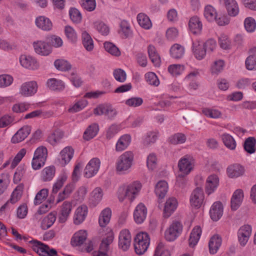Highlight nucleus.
Returning <instances> with one entry per match:
<instances>
[{
  "label": "nucleus",
  "mask_w": 256,
  "mask_h": 256,
  "mask_svg": "<svg viewBox=\"0 0 256 256\" xmlns=\"http://www.w3.org/2000/svg\"><path fill=\"white\" fill-rule=\"evenodd\" d=\"M194 164V159L189 155H186L179 160L178 167L181 174H178L176 182L180 186H181V181H182V183L184 182L183 178L188 175L193 169Z\"/></svg>",
  "instance_id": "7ed1b4c3"
},
{
  "label": "nucleus",
  "mask_w": 256,
  "mask_h": 256,
  "mask_svg": "<svg viewBox=\"0 0 256 256\" xmlns=\"http://www.w3.org/2000/svg\"><path fill=\"white\" fill-rule=\"evenodd\" d=\"M101 162L97 158L91 159L86 164L84 171V175L87 178L94 176L98 172Z\"/></svg>",
  "instance_id": "0eeeda50"
},
{
  "label": "nucleus",
  "mask_w": 256,
  "mask_h": 256,
  "mask_svg": "<svg viewBox=\"0 0 256 256\" xmlns=\"http://www.w3.org/2000/svg\"><path fill=\"white\" fill-rule=\"evenodd\" d=\"M154 256H170V254L164 244L160 242L155 250Z\"/></svg>",
  "instance_id": "e2e57ef3"
},
{
  "label": "nucleus",
  "mask_w": 256,
  "mask_h": 256,
  "mask_svg": "<svg viewBox=\"0 0 256 256\" xmlns=\"http://www.w3.org/2000/svg\"><path fill=\"white\" fill-rule=\"evenodd\" d=\"M88 233L86 230H80L76 232L71 240L72 245L74 246H82L86 240Z\"/></svg>",
  "instance_id": "412c9836"
},
{
  "label": "nucleus",
  "mask_w": 256,
  "mask_h": 256,
  "mask_svg": "<svg viewBox=\"0 0 256 256\" xmlns=\"http://www.w3.org/2000/svg\"><path fill=\"white\" fill-rule=\"evenodd\" d=\"M132 240L131 234L129 230L124 229L119 234L118 246L124 250H126L130 248Z\"/></svg>",
  "instance_id": "f8f14e48"
},
{
  "label": "nucleus",
  "mask_w": 256,
  "mask_h": 256,
  "mask_svg": "<svg viewBox=\"0 0 256 256\" xmlns=\"http://www.w3.org/2000/svg\"><path fill=\"white\" fill-rule=\"evenodd\" d=\"M184 51L183 46L178 44H175L172 46L170 49V54L173 58L180 59L184 56Z\"/></svg>",
  "instance_id": "37998d69"
},
{
  "label": "nucleus",
  "mask_w": 256,
  "mask_h": 256,
  "mask_svg": "<svg viewBox=\"0 0 256 256\" xmlns=\"http://www.w3.org/2000/svg\"><path fill=\"white\" fill-rule=\"evenodd\" d=\"M33 46L36 52L42 56H48L52 52L51 46L44 41L34 42Z\"/></svg>",
  "instance_id": "f3484780"
},
{
  "label": "nucleus",
  "mask_w": 256,
  "mask_h": 256,
  "mask_svg": "<svg viewBox=\"0 0 256 256\" xmlns=\"http://www.w3.org/2000/svg\"><path fill=\"white\" fill-rule=\"evenodd\" d=\"M134 218L137 224H142L144 220V204L140 203L136 207L134 212Z\"/></svg>",
  "instance_id": "c9c22d12"
},
{
  "label": "nucleus",
  "mask_w": 256,
  "mask_h": 256,
  "mask_svg": "<svg viewBox=\"0 0 256 256\" xmlns=\"http://www.w3.org/2000/svg\"><path fill=\"white\" fill-rule=\"evenodd\" d=\"M178 206V202L174 198H170L166 202L164 216L165 218H168L176 210Z\"/></svg>",
  "instance_id": "cd10ccee"
},
{
  "label": "nucleus",
  "mask_w": 256,
  "mask_h": 256,
  "mask_svg": "<svg viewBox=\"0 0 256 256\" xmlns=\"http://www.w3.org/2000/svg\"><path fill=\"white\" fill-rule=\"evenodd\" d=\"M204 14L205 18L209 22L214 21L216 18V10L210 5H208L205 6Z\"/></svg>",
  "instance_id": "603ef678"
},
{
  "label": "nucleus",
  "mask_w": 256,
  "mask_h": 256,
  "mask_svg": "<svg viewBox=\"0 0 256 256\" xmlns=\"http://www.w3.org/2000/svg\"><path fill=\"white\" fill-rule=\"evenodd\" d=\"M82 45L87 51H92L94 47V41L90 36L86 32L82 34Z\"/></svg>",
  "instance_id": "a18cd8bd"
},
{
  "label": "nucleus",
  "mask_w": 256,
  "mask_h": 256,
  "mask_svg": "<svg viewBox=\"0 0 256 256\" xmlns=\"http://www.w3.org/2000/svg\"><path fill=\"white\" fill-rule=\"evenodd\" d=\"M255 144V138L253 137H249L244 142V149L249 154L254 153L256 151Z\"/></svg>",
  "instance_id": "6e6d98bb"
},
{
  "label": "nucleus",
  "mask_w": 256,
  "mask_h": 256,
  "mask_svg": "<svg viewBox=\"0 0 256 256\" xmlns=\"http://www.w3.org/2000/svg\"><path fill=\"white\" fill-rule=\"evenodd\" d=\"M14 80L13 78L9 74L0 75V88H4L12 84Z\"/></svg>",
  "instance_id": "69168bd1"
},
{
  "label": "nucleus",
  "mask_w": 256,
  "mask_h": 256,
  "mask_svg": "<svg viewBox=\"0 0 256 256\" xmlns=\"http://www.w3.org/2000/svg\"><path fill=\"white\" fill-rule=\"evenodd\" d=\"M88 101L84 99H81L75 102V103L70 107L68 110V112L74 113L78 112L84 108L87 105Z\"/></svg>",
  "instance_id": "3c124183"
},
{
  "label": "nucleus",
  "mask_w": 256,
  "mask_h": 256,
  "mask_svg": "<svg viewBox=\"0 0 256 256\" xmlns=\"http://www.w3.org/2000/svg\"><path fill=\"white\" fill-rule=\"evenodd\" d=\"M119 34L124 38H127L132 36V31L130 25L127 21L123 20L121 22Z\"/></svg>",
  "instance_id": "de8ad7c7"
},
{
  "label": "nucleus",
  "mask_w": 256,
  "mask_h": 256,
  "mask_svg": "<svg viewBox=\"0 0 256 256\" xmlns=\"http://www.w3.org/2000/svg\"><path fill=\"white\" fill-rule=\"evenodd\" d=\"M204 193L202 189L197 188L193 190L190 197V203L192 206L200 208L204 200Z\"/></svg>",
  "instance_id": "9d476101"
},
{
  "label": "nucleus",
  "mask_w": 256,
  "mask_h": 256,
  "mask_svg": "<svg viewBox=\"0 0 256 256\" xmlns=\"http://www.w3.org/2000/svg\"><path fill=\"white\" fill-rule=\"evenodd\" d=\"M134 154L128 150L122 154L118 158L116 163V170L120 174L128 172L134 162Z\"/></svg>",
  "instance_id": "f03ea898"
},
{
  "label": "nucleus",
  "mask_w": 256,
  "mask_h": 256,
  "mask_svg": "<svg viewBox=\"0 0 256 256\" xmlns=\"http://www.w3.org/2000/svg\"><path fill=\"white\" fill-rule=\"evenodd\" d=\"M112 74L114 79L118 82L122 83L126 80V74L122 69L116 68L114 70Z\"/></svg>",
  "instance_id": "bf43d9fd"
},
{
  "label": "nucleus",
  "mask_w": 256,
  "mask_h": 256,
  "mask_svg": "<svg viewBox=\"0 0 256 256\" xmlns=\"http://www.w3.org/2000/svg\"><path fill=\"white\" fill-rule=\"evenodd\" d=\"M46 84L47 87L52 91L62 92L66 87L65 84L62 80L55 78L48 79Z\"/></svg>",
  "instance_id": "393cba45"
},
{
  "label": "nucleus",
  "mask_w": 256,
  "mask_h": 256,
  "mask_svg": "<svg viewBox=\"0 0 256 256\" xmlns=\"http://www.w3.org/2000/svg\"><path fill=\"white\" fill-rule=\"evenodd\" d=\"M106 231V236L102 239L99 250L94 252L92 256H108V252L109 250V246L113 242L114 235L110 228H107Z\"/></svg>",
  "instance_id": "20e7f679"
},
{
  "label": "nucleus",
  "mask_w": 256,
  "mask_h": 256,
  "mask_svg": "<svg viewBox=\"0 0 256 256\" xmlns=\"http://www.w3.org/2000/svg\"><path fill=\"white\" fill-rule=\"evenodd\" d=\"M55 172L54 166H46L41 172V179L44 182L50 181L54 178Z\"/></svg>",
  "instance_id": "a19ab883"
},
{
  "label": "nucleus",
  "mask_w": 256,
  "mask_h": 256,
  "mask_svg": "<svg viewBox=\"0 0 256 256\" xmlns=\"http://www.w3.org/2000/svg\"><path fill=\"white\" fill-rule=\"evenodd\" d=\"M88 208L86 205L78 206L75 210L74 222L76 224L82 223L86 219L88 214Z\"/></svg>",
  "instance_id": "4be33fe9"
},
{
  "label": "nucleus",
  "mask_w": 256,
  "mask_h": 256,
  "mask_svg": "<svg viewBox=\"0 0 256 256\" xmlns=\"http://www.w3.org/2000/svg\"><path fill=\"white\" fill-rule=\"evenodd\" d=\"M48 151L46 148L43 146H39L36 150L33 157L46 161Z\"/></svg>",
  "instance_id": "0e129e2a"
},
{
  "label": "nucleus",
  "mask_w": 256,
  "mask_h": 256,
  "mask_svg": "<svg viewBox=\"0 0 256 256\" xmlns=\"http://www.w3.org/2000/svg\"><path fill=\"white\" fill-rule=\"evenodd\" d=\"M202 234V229L200 226H196L192 230L189 238L190 246H195L198 242Z\"/></svg>",
  "instance_id": "58836bf2"
},
{
  "label": "nucleus",
  "mask_w": 256,
  "mask_h": 256,
  "mask_svg": "<svg viewBox=\"0 0 256 256\" xmlns=\"http://www.w3.org/2000/svg\"><path fill=\"white\" fill-rule=\"evenodd\" d=\"M142 188V184L138 181H134L127 185L120 186L117 192L120 202H132L139 195Z\"/></svg>",
  "instance_id": "f257e3e1"
},
{
  "label": "nucleus",
  "mask_w": 256,
  "mask_h": 256,
  "mask_svg": "<svg viewBox=\"0 0 256 256\" xmlns=\"http://www.w3.org/2000/svg\"><path fill=\"white\" fill-rule=\"evenodd\" d=\"M64 137V132L60 130L54 131L48 138V142L52 146L60 142Z\"/></svg>",
  "instance_id": "c03bdc74"
},
{
  "label": "nucleus",
  "mask_w": 256,
  "mask_h": 256,
  "mask_svg": "<svg viewBox=\"0 0 256 256\" xmlns=\"http://www.w3.org/2000/svg\"><path fill=\"white\" fill-rule=\"evenodd\" d=\"M35 23L38 28L44 31L50 30L52 27L50 20L44 16H40L36 18Z\"/></svg>",
  "instance_id": "7c9ffc66"
},
{
  "label": "nucleus",
  "mask_w": 256,
  "mask_h": 256,
  "mask_svg": "<svg viewBox=\"0 0 256 256\" xmlns=\"http://www.w3.org/2000/svg\"><path fill=\"white\" fill-rule=\"evenodd\" d=\"M30 131V126H22L13 136L11 139V142L13 144H16L22 142L29 135Z\"/></svg>",
  "instance_id": "2eb2a0df"
},
{
  "label": "nucleus",
  "mask_w": 256,
  "mask_h": 256,
  "mask_svg": "<svg viewBox=\"0 0 256 256\" xmlns=\"http://www.w3.org/2000/svg\"><path fill=\"white\" fill-rule=\"evenodd\" d=\"M120 130V127L116 124H112L107 129L106 136L107 139L112 138Z\"/></svg>",
  "instance_id": "774afa93"
},
{
  "label": "nucleus",
  "mask_w": 256,
  "mask_h": 256,
  "mask_svg": "<svg viewBox=\"0 0 256 256\" xmlns=\"http://www.w3.org/2000/svg\"><path fill=\"white\" fill-rule=\"evenodd\" d=\"M111 216V210L108 208L104 209L100 212L98 218L100 226L101 227H104L106 226L109 223Z\"/></svg>",
  "instance_id": "e433bc0d"
},
{
  "label": "nucleus",
  "mask_w": 256,
  "mask_h": 256,
  "mask_svg": "<svg viewBox=\"0 0 256 256\" xmlns=\"http://www.w3.org/2000/svg\"><path fill=\"white\" fill-rule=\"evenodd\" d=\"M199 74L198 70H196L190 72L186 76L184 80L189 82L188 88L190 89L196 90L198 88V84L195 80V78Z\"/></svg>",
  "instance_id": "4c0bfd02"
},
{
  "label": "nucleus",
  "mask_w": 256,
  "mask_h": 256,
  "mask_svg": "<svg viewBox=\"0 0 256 256\" xmlns=\"http://www.w3.org/2000/svg\"><path fill=\"white\" fill-rule=\"evenodd\" d=\"M220 4L224 5L228 14L236 16L239 13L238 4L235 0H219Z\"/></svg>",
  "instance_id": "dca6fc26"
},
{
  "label": "nucleus",
  "mask_w": 256,
  "mask_h": 256,
  "mask_svg": "<svg viewBox=\"0 0 256 256\" xmlns=\"http://www.w3.org/2000/svg\"><path fill=\"white\" fill-rule=\"evenodd\" d=\"M186 140V136L180 132L176 133L171 136L168 138L170 143L174 145H178L184 144Z\"/></svg>",
  "instance_id": "09e8293b"
},
{
  "label": "nucleus",
  "mask_w": 256,
  "mask_h": 256,
  "mask_svg": "<svg viewBox=\"0 0 256 256\" xmlns=\"http://www.w3.org/2000/svg\"><path fill=\"white\" fill-rule=\"evenodd\" d=\"M188 26L190 31L194 34H199L201 32L202 24L198 16L192 17L189 20Z\"/></svg>",
  "instance_id": "2f4dec72"
},
{
  "label": "nucleus",
  "mask_w": 256,
  "mask_h": 256,
  "mask_svg": "<svg viewBox=\"0 0 256 256\" xmlns=\"http://www.w3.org/2000/svg\"><path fill=\"white\" fill-rule=\"evenodd\" d=\"M252 234L251 226L248 224L244 225L239 229L238 234L240 244L244 246L246 244Z\"/></svg>",
  "instance_id": "ddd939ff"
},
{
  "label": "nucleus",
  "mask_w": 256,
  "mask_h": 256,
  "mask_svg": "<svg viewBox=\"0 0 256 256\" xmlns=\"http://www.w3.org/2000/svg\"><path fill=\"white\" fill-rule=\"evenodd\" d=\"M222 244V239L218 235L211 238L208 243L210 252L212 254H216Z\"/></svg>",
  "instance_id": "ea45409f"
},
{
  "label": "nucleus",
  "mask_w": 256,
  "mask_h": 256,
  "mask_svg": "<svg viewBox=\"0 0 256 256\" xmlns=\"http://www.w3.org/2000/svg\"><path fill=\"white\" fill-rule=\"evenodd\" d=\"M37 90V83L35 81H30L22 84L20 89V94L24 96H30L34 95Z\"/></svg>",
  "instance_id": "9b49d317"
},
{
  "label": "nucleus",
  "mask_w": 256,
  "mask_h": 256,
  "mask_svg": "<svg viewBox=\"0 0 256 256\" xmlns=\"http://www.w3.org/2000/svg\"><path fill=\"white\" fill-rule=\"evenodd\" d=\"M182 230V224L178 221L174 222L166 231L165 238L168 241H173L180 236Z\"/></svg>",
  "instance_id": "423d86ee"
},
{
  "label": "nucleus",
  "mask_w": 256,
  "mask_h": 256,
  "mask_svg": "<svg viewBox=\"0 0 256 256\" xmlns=\"http://www.w3.org/2000/svg\"><path fill=\"white\" fill-rule=\"evenodd\" d=\"M99 131L98 124L94 123L90 125L85 130L83 138L85 140H89L95 137Z\"/></svg>",
  "instance_id": "72a5a7b5"
},
{
  "label": "nucleus",
  "mask_w": 256,
  "mask_h": 256,
  "mask_svg": "<svg viewBox=\"0 0 256 256\" xmlns=\"http://www.w3.org/2000/svg\"><path fill=\"white\" fill-rule=\"evenodd\" d=\"M48 196V190L46 188H43L40 190L36 194L34 204L35 205L40 204L44 200L46 199Z\"/></svg>",
  "instance_id": "680f3d73"
},
{
  "label": "nucleus",
  "mask_w": 256,
  "mask_h": 256,
  "mask_svg": "<svg viewBox=\"0 0 256 256\" xmlns=\"http://www.w3.org/2000/svg\"><path fill=\"white\" fill-rule=\"evenodd\" d=\"M21 66L30 70H37L39 67V64L37 60L30 55L22 54L19 58Z\"/></svg>",
  "instance_id": "1a4fd4ad"
},
{
  "label": "nucleus",
  "mask_w": 256,
  "mask_h": 256,
  "mask_svg": "<svg viewBox=\"0 0 256 256\" xmlns=\"http://www.w3.org/2000/svg\"><path fill=\"white\" fill-rule=\"evenodd\" d=\"M73 208L72 202L64 201L60 206L58 212V220L60 223L65 222L68 219Z\"/></svg>",
  "instance_id": "6e6552de"
},
{
  "label": "nucleus",
  "mask_w": 256,
  "mask_h": 256,
  "mask_svg": "<svg viewBox=\"0 0 256 256\" xmlns=\"http://www.w3.org/2000/svg\"><path fill=\"white\" fill-rule=\"evenodd\" d=\"M168 190V182L165 180L159 181L155 187V193L158 198L159 202L165 197Z\"/></svg>",
  "instance_id": "5701e85b"
},
{
  "label": "nucleus",
  "mask_w": 256,
  "mask_h": 256,
  "mask_svg": "<svg viewBox=\"0 0 256 256\" xmlns=\"http://www.w3.org/2000/svg\"><path fill=\"white\" fill-rule=\"evenodd\" d=\"M219 184V178L216 174L208 176L206 179V192L210 195L213 193L217 188Z\"/></svg>",
  "instance_id": "6ab92c4d"
},
{
  "label": "nucleus",
  "mask_w": 256,
  "mask_h": 256,
  "mask_svg": "<svg viewBox=\"0 0 256 256\" xmlns=\"http://www.w3.org/2000/svg\"><path fill=\"white\" fill-rule=\"evenodd\" d=\"M56 220V216L52 212L46 216L44 217L41 222V228L43 230H46L50 228Z\"/></svg>",
  "instance_id": "8fccbe9b"
},
{
  "label": "nucleus",
  "mask_w": 256,
  "mask_h": 256,
  "mask_svg": "<svg viewBox=\"0 0 256 256\" xmlns=\"http://www.w3.org/2000/svg\"><path fill=\"white\" fill-rule=\"evenodd\" d=\"M22 188L19 186H17L12 194L10 199L1 207V210H4L8 208H10V204H13L19 200L22 196Z\"/></svg>",
  "instance_id": "a878e982"
},
{
  "label": "nucleus",
  "mask_w": 256,
  "mask_h": 256,
  "mask_svg": "<svg viewBox=\"0 0 256 256\" xmlns=\"http://www.w3.org/2000/svg\"><path fill=\"white\" fill-rule=\"evenodd\" d=\"M223 206L222 202H216L213 204L210 210V214L214 221L218 220L222 216Z\"/></svg>",
  "instance_id": "aec40b11"
},
{
  "label": "nucleus",
  "mask_w": 256,
  "mask_h": 256,
  "mask_svg": "<svg viewBox=\"0 0 256 256\" xmlns=\"http://www.w3.org/2000/svg\"><path fill=\"white\" fill-rule=\"evenodd\" d=\"M131 141L132 137L128 134H124L120 136L116 144V151L121 152L124 150L128 147Z\"/></svg>",
  "instance_id": "a211bd4d"
},
{
  "label": "nucleus",
  "mask_w": 256,
  "mask_h": 256,
  "mask_svg": "<svg viewBox=\"0 0 256 256\" xmlns=\"http://www.w3.org/2000/svg\"><path fill=\"white\" fill-rule=\"evenodd\" d=\"M74 150L71 146H66L60 152L59 162L62 166H65L73 158Z\"/></svg>",
  "instance_id": "4468645a"
},
{
  "label": "nucleus",
  "mask_w": 256,
  "mask_h": 256,
  "mask_svg": "<svg viewBox=\"0 0 256 256\" xmlns=\"http://www.w3.org/2000/svg\"><path fill=\"white\" fill-rule=\"evenodd\" d=\"M145 79L146 82L150 85L156 86L160 84V81L157 76L153 72L146 73L145 74Z\"/></svg>",
  "instance_id": "338daca9"
},
{
  "label": "nucleus",
  "mask_w": 256,
  "mask_h": 256,
  "mask_svg": "<svg viewBox=\"0 0 256 256\" xmlns=\"http://www.w3.org/2000/svg\"><path fill=\"white\" fill-rule=\"evenodd\" d=\"M134 250L137 254L142 255L144 254V232H140L134 239Z\"/></svg>",
  "instance_id": "bb28decb"
},
{
  "label": "nucleus",
  "mask_w": 256,
  "mask_h": 256,
  "mask_svg": "<svg viewBox=\"0 0 256 256\" xmlns=\"http://www.w3.org/2000/svg\"><path fill=\"white\" fill-rule=\"evenodd\" d=\"M32 250L40 256H58L56 250L38 240L32 242Z\"/></svg>",
  "instance_id": "39448f33"
},
{
  "label": "nucleus",
  "mask_w": 256,
  "mask_h": 256,
  "mask_svg": "<svg viewBox=\"0 0 256 256\" xmlns=\"http://www.w3.org/2000/svg\"><path fill=\"white\" fill-rule=\"evenodd\" d=\"M192 52L194 57L198 60H202L206 55V50L200 41H196L192 44Z\"/></svg>",
  "instance_id": "c756f323"
},
{
  "label": "nucleus",
  "mask_w": 256,
  "mask_h": 256,
  "mask_svg": "<svg viewBox=\"0 0 256 256\" xmlns=\"http://www.w3.org/2000/svg\"><path fill=\"white\" fill-rule=\"evenodd\" d=\"M104 48L105 50L112 56H119L121 54L119 48L112 42H105L104 43Z\"/></svg>",
  "instance_id": "864d4df0"
},
{
  "label": "nucleus",
  "mask_w": 256,
  "mask_h": 256,
  "mask_svg": "<svg viewBox=\"0 0 256 256\" xmlns=\"http://www.w3.org/2000/svg\"><path fill=\"white\" fill-rule=\"evenodd\" d=\"M94 28L102 34L106 36L109 32L108 26L100 20H97L93 24Z\"/></svg>",
  "instance_id": "4d7b16f0"
},
{
  "label": "nucleus",
  "mask_w": 256,
  "mask_h": 256,
  "mask_svg": "<svg viewBox=\"0 0 256 256\" xmlns=\"http://www.w3.org/2000/svg\"><path fill=\"white\" fill-rule=\"evenodd\" d=\"M226 172L229 178H237L244 174V168L241 165L236 164L228 166L226 169Z\"/></svg>",
  "instance_id": "b1692460"
},
{
  "label": "nucleus",
  "mask_w": 256,
  "mask_h": 256,
  "mask_svg": "<svg viewBox=\"0 0 256 256\" xmlns=\"http://www.w3.org/2000/svg\"><path fill=\"white\" fill-rule=\"evenodd\" d=\"M69 14L71 20L74 23L78 24L81 22L82 14L78 9L71 8L69 10Z\"/></svg>",
  "instance_id": "052dcab7"
},
{
  "label": "nucleus",
  "mask_w": 256,
  "mask_h": 256,
  "mask_svg": "<svg viewBox=\"0 0 256 256\" xmlns=\"http://www.w3.org/2000/svg\"><path fill=\"white\" fill-rule=\"evenodd\" d=\"M55 68L61 71H67L71 68V64L70 62L64 59H58L54 62Z\"/></svg>",
  "instance_id": "5fc2aeb1"
},
{
  "label": "nucleus",
  "mask_w": 256,
  "mask_h": 256,
  "mask_svg": "<svg viewBox=\"0 0 256 256\" xmlns=\"http://www.w3.org/2000/svg\"><path fill=\"white\" fill-rule=\"evenodd\" d=\"M103 196V192L100 188H95L90 193V204L96 206L102 200Z\"/></svg>",
  "instance_id": "f704fd0d"
},
{
  "label": "nucleus",
  "mask_w": 256,
  "mask_h": 256,
  "mask_svg": "<svg viewBox=\"0 0 256 256\" xmlns=\"http://www.w3.org/2000/svg\"><path fill=\"white\" fill-rule=\"evenodd\" d=\"M68 177V174L64 172H62L54 183L52 190V194H56L63 186Z\"/></svg>",
  "instance_id": "c85d7f7f"
},
{
  "label": "nucleus",
  "mask_w": 256,
  "mask_h": 256,
  "mask_svg": "<svg viewBox=\"0 0 256 256\" xmlns=\"http://www.w3.org/2000/svg\"><path fill=\"white\" fill-rule=\"evenodd\" d=\"M244 198L243 191L236 190L233 194L231 199V208L232 210H236L242 204Z\"/></svg>",
  "instance_id": "473e14b6"
},
{
  "label": "nucleus",
  "mask_w": 256,
  "mask_h": 256,
  "mask_svg": "<svg viewBox=\"0 0 256 256\" xmlns=\"http://www.w3.org/2000/svg\"><path fill=\"white\" fill-rule=\"evenodd\" d=\"M184 70V65L174 64L168 67V72L173 76H177L181 74Z\"/></svg>",
  "instance_id": "13d9d810"
},
{
  "label": "nucleus",
  "mask_w": 256,
  "mask_h": 256,
  "mask_svg": "<svg viewBox=\"0 0 256 256\" xmlns=\"http://www.w3.org/2000/svg\"><path fill=\"white\" fill-rule=\"evenodd\" d=\"M222 140L224 146L230 150H235L236 143L234 138L230 134L225 133L221 136Z\"/></svg>",
  "instance_id": "49530a36"
},
{
  "label": "nucleus",
  "mask_w": 256,
  "mask_h": 256,
  "mask_svg": "<svg viewBox=\"0 0 256 256\" xmlns=\"http://www.w3.org/2000/svg\"><path fill=\"white\" fill-rule=\"evenodd\" d=\"M148 52L152 62L156 66H158L160 63V58L156 48L152 44L148 47Z\"/></svg>",
  "instance_id": "79ce46f5"
}]
</instances>
